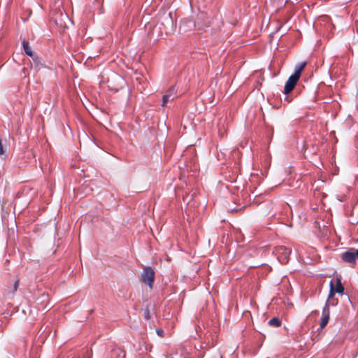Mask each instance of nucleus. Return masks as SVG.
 Segmentation results:
<instances>
[{
    "label": "nucleus",
    "mask_w": 358,
    "mask_h": 358,
    "mask_svg": "<svg viewBox=\"0 0 358 358\" xmlns=\"http://www.w3.org/2000/svg\"><path fill=\"white\" fill-rule=\"evenodd\" d=\"M329 287H330V290H329V294L328 296V301H330L331 299H333L336 294L335 292L333 290V281L332 280L330 282Z\"/></svg>",
    "instance_id": "12"
},
{
    "label": "nucleus",
    "mask_w": 358,
    "mask_h": 358,
    "mask_svg": "<svg viewBox=\"0 0 358 358\" xmlns=\"http://www.w3.org/2000/svg\"><path fill=\"white\" fill-rule=\"evenodd\" d=\"M299 80V78L295 77L294 76H290L285 83L284 93L289 94V92H291L295 87Z\"/></svg>",
    "instance_id": "4"
},
{
    "label": "nucleus",
    "mask_w": 358,
    "mask_h": 358,
    "mask_svg": "<svg viewBox=\"0 0 358 358\" xmlns=\"http://www.w3.org/2000/svg\"><path fill=\"white\" fill-rule=\"evenodd\" d=\"M341 259L345 262L355 264L356 262V259H358V249L343 252L341 255Z\"/></svg>",
    "instance_id": "3"
},
{
    "label": "nucleus",
    "mask_w": 358,
    "mask_h": 358,
    "mask_svg": "<svg viewBox=\"0 0 358 358\" xmlns=\"http://www.w3.org/2000/svg\"><path fill=\"white\" fill-rule=\"evenodd\" d=\"M317 229L321 233L320 236H324L326 235L327 230L325 225H323L322 227H321L320 225H318Z\"/></svg>",
    "instance_id": "13"
},
{
    "label": "nucleus",
    "mask_w": 358,
    "mask_h": 358,
    "mask_svg": "<svg viewBox=\"0 0 358 358\" xmlns=\"http://www.w3.org/2000/svg\"><path fill=\"white\" fill-rule=\"evenodd\" d=\"M306 66V62L298 64L296 66L295 71H294V74H292V75L298 78H300L301 72L303 71V70L304 69Z\"/></svg>",
    "instance_id": "8"
},
{
    "label": "nucleus",
    "mask_w": 358,
    "mask_h": 358,
    "mask_svg": "<svg viewBox=\"0 0 358 358\" xmlns=\"http://www.w3.org/2000/svg\"><path fill=\"white\" fill-rule=\"evenodd\" d=\"M173 92H174V89L173 88H171L170 90H169V94H164L163 96V98H162V106L163 107L166 106V103H168V101H169L170 98L172 96V95L173 94Z\"/></svg>",
    "instance_id": "9"
},
{
    "label": "nucleus",
    "mask_w": 358,
    "mask_h": 358,
    "mask_svg": "<svg viewBox=\"0 0 358 358\" xmlns=\"http://www.w3.org/2000/svg\"><path fill=\"white\" fill-rule=\"evenodd\" d=\"M157 334H158L159 336H161V337H162V336H163V334H164V331H163V330H162V329H157Z\"/></svg>",
    "instance_id": "16"
},
{
    "label": "nucleus",
    "mask_w": 358,
    "mask_h": 358,
    "mask_svg": "<svg viewBox=\"0 0 358 358\" xmlns=\"http://www.w3.org/2000/svg\"><path fill=\"white\" fill-rule=\"evenodd\" d=\"M336 303H337V301H336V302H333V303H332V305H335V304H336Z\"/></svg>",
    "instance_id": "17"
},
{
    "label": "nucleus",
    "mask_w": 358,
    "mask_h": 358,
    "mask_svg": "<svg viewBox=\"0 0 358 358\" xmlns=\"http://www.w3.org/2000/svg\"><path fill=\"white\" fill-rule=\"evenodd\" d=\"M144 317L148 320L150 318V313L148 310H145L143 314Z\"/></svg>",
    "instance_id": "15"
},
{
    "label": "nucleus",
    "mask_w": 358,
    "mask_h": 358,
    "mask_svg": "<svg viewBox=\"0 0 358 358\" xmlns=\"http://www.w3.org/2000/svg\"><path fill=\"white\" fill-rule=\"evenodd\" d=\"M333 290L335 292V293H338L341 295L343 294L344 287L342 285L341 277L336 278V285H334V283L333 282Z\"/></svg>",
    "instance_id": "7"
},
{
    "label": "nucleus",
    "mask_w": 358,
    "mask_h": 358,
    "mask_svg": "<svg viewBox=\"0 0 358 358\" xmlns=\"http://www.w3.org/2000/svg\"><path fill=\"white\" fill-rule=\"evenodd\" d=\"M268 324L271 326L278 327L281 325V322L278 317H273L268 321Z\"/></svg>",
    "instance_id": "11"
},
{
    "label": "nucleus",
    "mask_w": 358,
    "mask_h": 358,
    "mask_svg": "<svg viewBox=\"0 0 358 358\" xmlns=\"http://www.w3.org/2000/svg\"><path fill=\"white\" fill-rule=\"evenodd\" d=\"M141 280L150 288L152 287L155 281V271L150 266H146L143 268Z\"/></svg>",
    "instance_id": "1"
},
{
    "label": "nucleus",
    "mask_w": 358,
    "mask_h": 358,
    "mask_svg": "<svg viewBox=\"0 0 358 358\" xmlns=\"http://www.w3.org/2000/svg\"><path fill=\"white\" fill-rule=\"evenodd\" d=\"M329 306L327 301L322 310V317L321 319V322L320 324V327L321 329H324L328 324V322L329 320Z\"/></svg>",
    "instance_id": "5"
},
{
    "label": "nucleus",
    "mask_w": 358,
    "mask_h": 358,
    "mask_svg": "<svg viewBox=\"0 0 358 358\" xmlns=\"http://www.w3.org/2000/svg\"><path fill=\"white\" fill-rule=\"evenodd\" d=\"M276 252L278 255H282L280 262L282 263H287L289 260V257L291 250L287 248L285 246H279L276 248Z\"/></svg>",
    "instance_id": "6"
},
{
    "label": "nucleus",
    "mask_w": 358,
    "mask_h": 358,
    "mask_svg": "<svg viewBox=\"0 0 358 358\" xmlns=\"http://www.w3.org/2000/svg\"><path fill=\"white\" fill-rule=\"evenodd\" d=\"M22 46H23V49H24L25 53L30 57H33L34 54H33V52H32L29 45L28 41L24 40L22 41Z\"/></svg>",
    "instance_id": "10"
},
{
    "label": "nucleus",
    "mask_w": 358,
    "mask_h": 358,
    "mask_svg": "<svg viewBox=\"0 0 358 358\" xmlns=\"http://www.w3.org/2000/svg\"><path fill=\"white\" fill-rule=\"evenodd\" d=\"M19 283H20V280H17L15 282H14V285H13V288L12 289V291L10 292H11V296L10 297H13L15 292L17 291L18 287H19Z\"/></svg>",
    "instance_id": "14"
},
{
    "label": "nucleus",
    "mask_w": 358,
    "mask_h": 358,
    "mask_svg": "<svg viewBox=\"0 0 358 358\" xmlns=\"http://www.w3.org/2000/svg\"><path fill=\"white\" fill-rule=\"evenodd\" d=\"M52 19L56 25L60 28L66 27V22L69 20V16L66 13L57 12L53 14Z\"/></svg>",
    "instance_id": "2"
}]
</instances>
